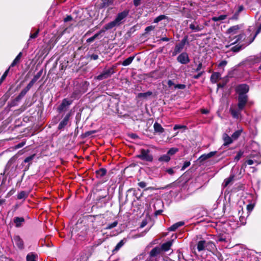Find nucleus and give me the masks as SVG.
Returning a JSON list of instances; mask_svg holds the SVG:
<instances>
[{"label":"nucleus","mask_w":261,"mask_h":261,"mask_svg":"<svg viewBox=\"0 0 261 261\" xmlns=\"http://www.w3.org/2000/svg\"><path fill=\"white\" fill-rule=\"evenodd\" d=\"M128 13L129 11L128 10H124L121 13H119L115 19L107 24L105 26V29L108 30L111 29L116 26L119 25L123 22L124 19L127 17Z\"/></svg>","instance_id":"1"},{"label":"nucleus","mask_w":261,"mask_h":261,"mask_svg":"<svg viewBox=\"0 0 261 261\" xmlns=\"http://www.w3.org/2000/svg\"><path fill=\"white\" fill-rule=\"evenodd\" d=\"M115 73L114 67H112L108 69H105L102 72L95 77V79L101 81L108 79Z\"/></svg>","instance_id":"2"},{"label":"nucleus","mask_w":261,"mask_h":261,"mask_svg":"<svg viewBox=\"0 0 261 261\" xmlns=\"http://www.w3.org/2000/svg\"><path fill=\"white\" fill-rule=\"evenodd\" d=\"M138 158L147 162H152L153 160V156L150 153V150L148 149H142L140 151V154L138 155Z\"/></svg>","instance_id":"3"},{"label":"nucleus","mask_w":261,"mask_h":261,"mask_svg":"<svg viewBox=\"0 0 261 261\" xmlns=\"http://www.w3.org/2000/svg\"><path fill=\"white\" fill-rule=\"evenodd\" d=\"M41 75V72H39L37 73L36 75H35L31 81L28 84L27 87L23 89L21 93L20 94L19 96H24L26 93L31 89V88L33 86V85L37 82V81L39 79Z\"/></svg>","instance_id":"4"},{"label":"nucleus","mask_w":261,"mask_h":261,"mask_svg":"<svg viewBox=\"0 0 261 261\" xmlns=\"http://www.w3.org/2000/svg\"><path fill=\"white\" fill-rule=\"evenodd\" d=\"M214 246V244L211 241L206 242L204 240H201L197 243V249L198 251H201L204 250L207 246L213 248Z\"/></svg>","instance_id":"5"},{"label":"nucleus","mask_w":261,"mask_h":261,"mask_svg":"<svg viewBox=\"0 0 261 261\" xmlns=\"http://www.w3.org/2000/svg\"><path fill=\"white\" fill-rule=\"evenodd\" d=\"M248 100L247 96L246 94L239 95L238 97V109L242 110L245 106Z\"/></svg>","instance_id":"6"},{"label":"nucleus","mask_w":261,"mask_h":261,"mask_svg":"<svg viewBox=\"0 0 261 261\" xmlns=\"http://www.w3.org/2000/svg\"><path fill=\"white\" fill-rule=\"evenodd\" d=\"M178 62L182 64H187L190 62V59L187 53H182L177 58Z\"/></svg>","instance_id":"7"},{"label":"nucleus","mask_w":261,"mask_h":261,"mask_svg":"<svg viewBox=\"0 0 261 261\" xmlns=\"http://www.w3.org/2000/svg\"><path fill=\"white\" fill-rule=\"evenodd\" d=\"M72 101L68 100L67 99H64L58 108V111L61 112L62 111H66L69 107V106L72 103Z\"/></svg>","instance_id":"8"},{"label":"nucleus","mask_w":261,"mask_h":261,"mask_svg":"<svg viewBox=\"0 0 261 261\" xmlns=\"http://www.w3.org/2000/svg\"><path fill=\"white\" fill-rule=\"evenodd\" d=\"M113 4L112 0H100L98 1L96 4V6L99 8L101 9L103 8L107 7Z\"/></svg>","instance_id":"9"},{"label":"nucleus","mask_w":261,"mask_h":261,"mask_svg":"<svg viewBox=\"0 0 261 261\" xmlns=\"http://www.w3.org/2000/svg\"><path fill=\"white\" fill-rule=\"evenodd\" d=\"M236 91L239 95L245 94L249 91V86L246 84L240 85L237 87Z\"/></svg>","instance_id":"10"},{"label":"nucleus","mask_w":261,"mask_h":261,"mask_svg":"<svg viewBox=\"0 0 261 261\" xmlns=\"http://www.w3.org/2000/svg\"><path fill=\"white\" fill-rule=\"evenodd\" d=\"M13 241L19 249L22 250L24 248V242L19 236H15L13 237Z\"/></svg>","instance_id":"11"},{"label":"nucleus","mask_w":261,"mask_h":261,"mask_svg":"<svg viewBox=\"0 0 261 261\" xmlns=\"http://www.w3.org/2000/svg\"><path fill=\"white\" fill-rule=\"evenodd\" d=\"M186 39L182 40L180 43L177 44L174 48V51L173 53V56H174L177 55V53H179L183 49L185 43H186Z\"/></svg>","instance_id":"12"},{"label":"nucleus","mask_w":261,"mask_h":261,"mask_svg":"<svg viewBox=\"0 0 261 261\" xmlns=\"http://www.w3.org/2000/svg\"><path fill=\"white\" fill-rule=\"evenodd\" d=\"M70 115V113L67 114L64 118L63 120L60 122L58 126V128L59 129L63 128L67 124Z\"/></svg>","instance_id":"13"},{"label":"nucleus","mask_w":261,"mask_h":261,"mask_svg":"<svg viewBox=\"0 0 261 261\" xmlns=\"http://www.w3.org/2000/svg\"><path fill=\"white\" fill-rule=\"evenodd\" d=\"M216 153H217V151H215L210 152L207 154H203L201 155L198 158V160L200 162H202L204 161V160H206V159L213 156L214 155H215L216 154Z\"/></svg>","instance_id":"14"},{"label":"nucleus","mask_w":261,"mask_h":261,"mask_svg":"<svg viewBox=\"0 0 261 261\" xmlns=\"http://www.w3.org/2000/svg\"><path fill=\"white\" fill-rule=\"evenodd\" d=\"M189 28L194 32H199L202 30L204 28L203 25L197 24V22H194L190 24Z\"/></svg>","instance_id":"15"},{"label":"nucleus","mask_w":261,"mask_h":261,"mask_svg":"<svg viewBox=\"0 0 261 261\" xmlns=\"http://www.w3.org/2000/svg\"><path fill=\"white\" fill-rule=\"evenodd\" d=\"M223 139L224 141L223 145L227 146L229 145L232 142V139L229 137L227 134H224L223 135Z\"/></svg>","instance_id":"16"},{"label":"nucleus","mask_w":261,"mask_h":261,"mask_svg":"<svg viewBox=\"0 0 261 261\" xmlns=\"http://www.w3.org/2000/svg\"><path fill=\"white\" fill-rule=\"evenodd\" d=\"M173 240L168 241L163 244L160 248L161 250L167 251L169 250L172 245Z\"/></svg>","instance_id":"17"},{"label":"nucleus","mask_w":261,"mask_h":261,"mask_svg":"<svg viewBox=\"0 0 261 261\" xmlns=\"http://www.w3.org/2000/svg\"><path fill=\"white\" fill-rule=\"evenodd\" d=\"M241 111L239 109L238 110L235 109L232 107L230 108V113L234 118L238 119L239 118Z\"/></svg>","instance_id":"18"},{"label":"nucleus","mask_w":261,"mask_h":261,"mask_svg":"<svg viewBox=\"0 0 261 261\" xmlns=\"http://www.w3.org/2000/svg\"><path fill=\"white\" fill-rule=\"evenodd\" d=\"M154 130L156 133H163L164 132V128L161 126L160 124L158 122H155L153 124Z\"/></svg>","instance_id":"19"},{"label":"nucleus","mask_w":261,"mask_h":261,"mask_svg":"<svg viewBox=\"0 0 261 261\" xmlns=\"http://www.w3.org/2000/svg\"><path fill=\"white\" fill-rule=\"evenodd\" d=\"M37 255L33 252L29 253L26 257L27 261H37Z\"/></svg>","instance_id":"20"},{"label":"nucleus","mask_w":261,"mask_h":261,"mask_svg":"<svg viewBox=\"0 0 261 261\" xmlns=\"http://www.w3.org/2000/svg\"><path fill=\"white\" fill-rule=\"evenodd\" d=\"M161 249L159 247H156L152 249L150 252V256L154 257L159 254L161 252Z\"/></svg>","instance_id":"21"},{"label":"nucleus","mask_w":261,"mask_h":261,"mask_svg":"<svg viewBox=\"0 0 261 261\" xmlns=\"http://www.w3.org/2000/svg\"><path fill=\"white\" fill-rule=\"evenodd\" d=\"M184 225V222H182V221L178 222H177V223L174 224L171 226H170L168 228V230L169 231H175L178 227H180V226H182Z\"/></svg>","instance_id":"22"},{"label":"nucleus","mask_w":261,"mask_h":261,"mask_svg":"<svg viewBox=\"0 0 261 261\" xmlns=\"http://www.w3.org/2000/svg\"><path fill=\"white\" fill-rule=\"evenodd\" d=\"M24 221V219L22 217H15L14 219V222L15 223L17 227H20Z\"/></svg>","instance_id":"23"},{"label":"nucleus","mask_w":261,"mask_h":261,"mask_svg":"<svg viewBox=\"0 0 261 261\" xmlns=\"http://www.w3.org/2000/svg\"><path fill=\"white\" fill-rule=\"evenodd\" d=\"M22 53L20 52L18 55L16 56L15 59L13 60V62L11 63L10 67H14L18 63H19L20 61L21 58L22 57Z\"/></svg>","instance_id":"24"},{"label":"nucleus","mask_w":261,"mask_h":261,"mask_svg":"<svg viewBox=\"0 0 261 261\" xmlns=\"http://www.w3.org/2000/svg\"><path fill=\"white\" fill-rule=\"evenodd\" d=\"M220 74L218 72L213 73L211 76V81L212 83H216L219 79Z\"/></svg>","instance_id":"25"},{"label":"nucleus","mask_w":261,"mask_h":261,"mask_svg":"<svg viewBox=\"0 0 261 261\" xmlns=\"http://www.w3.org/2000/svg\"><path fill=\"white\" fill-rule=\"evenodd\" d=\"M125 241L124 239L121 240L115 246L113 249V252H117L125 244Z\"/></svg>","instance_id":"26"},{"label":"nucleus","mask_w":261,"mask_h":261,"mask_svg":"<svg viewBox=\"0 0 261 261\" xmlns=\"http://www.w3.org/2000/svg\"><path fill=\"white\" fill-rule=\"evenodd\" d=\"M135 58V56L129 57L125 60L122 63V65L124 66H126L130 64Z\"/></svg>","instance_id":"27"},{"label":"nucleus","mask_w":261,"mask_h":261,"mask_svg":"<svg viewBox=\"0 0 261 261\" xmlns=\"http://www.w3.org/2000/svg\"><path fill=\"white\" fill-rule=\"evenodd\" d=\"M152 94V92L151 91H147L145 93H138L137 97L138 98H146L147 97L151 96Z\"/></svg>","instance_id":"28"},{"label":"nucleus","mask_w":261,"mask_h":261,"mask_svg":"<svg viewBox=\"0 0 261 261\" xmlns=\"http://www.w3.org/2000/svg\"><path fill=\"white\" fill-rule=\"evenodd\" d=\"M170 160V156H169L167 153L161 156L158 160L161 162H168Z\"/></svg>","instance_id":"29"},{"label":"nucleus","mask_w":261,"mask_h":261,"mask_svg":"<svg viewBox=\"0 0 261 261\" xmlns=\"http://www.w3.org/2000/svg\"><path fill=\"white\" fill-rule=\"evenodd\" d=\"M260 163H261V157L260 156L258 157V160H248L246 161V163H247L249 165H251L253 164L254 163H256V164H259Z\"/></svg>","instance_id":"30"},{"label":"nucleus","mask_w":261,"mask_h":261,"mask_svg":"<svg viewBox=\"0 0 261 261\" xmlns=\"http://www.w3.org/2000/svg\"><path fill=\"white\" fill-rule=\"evenodd\" d=\"M227 17L226 15H221L218 17H213L212 18V20L214 21H221L225 19Z\"/></svg>","instance_id":"31"},{"label":"nucleus","mask_w":261,"mask_h":261,"mask_svg":"<svg viewBox=\"0 0 261 261\" xmlns=\"http://www.w3.org/2000/svg\"><path fill=\"white\" fill-rule=\"evenodd\" d=\"M239 27L238 25H234V26H233L231 28H230L227 32L229 33H232V34H235L237 33V31L239 30Z\"/></svg>","instance_id":"32"},{"label":"nucleus","mask_w":261,"mask_h":261,"mask_svg":"<svg viewBox=\"0 0 261 261\" xmlns=\"http://www.w3.org/2000/svg\"><path fill=\"white\" fill-rule=\"evenodd\" d=\"M28 194L25 191H21L17 195L18 199H25L28 197Z\"/></svg>","instance_id":"33"},{"label":"nucleus","mask_w":261,"mask_h":261,"mask_svg":"<svg viewBox=\"0 0 261 261\" xmlns=\"http://www.w3.org/2000/svg\"><path fill=\"white\" fill-rule=\"evenodd\" d=\"M233 176H230L229 177L225 179L223 183V186L224 187H227L229 184L233 180Z\"/></svg>","instance_id":"34"},{"label":"nucleus","mask_w":261,"mask_h":261,"mask_svg":"<svg viewBox=\"0 0 261 261\" xmlns=\"http://www.w3.org/2000/svg\"><path fill=\"white\" fill-rule=\"evenodd\" d=\"M178 151V149L177 148H171L168 150L167 154L170 156L175 154Z\"/></svg>","instance_id":"35"},{"label":"nucleus","mask_w":261,"mask_h":261,"mask_svg":"<svg viewBox=\"0 0 261 261\" xmlns=\"http://www.w3.org/2000/svg\"><path fill=\"white\" fill-rule=\"evenodd\" d=\"M118 224V222L117 221H115L113 222L111 224H108L106 227L105 228V229H111L114 227H115Z\"/></svg>","instance_id":"36"},{"label":"nucleus","mask_w":261,"mask_h":261,"mask_svg":"<svg viewBox=\"0 0 261 261\" xmlns=\"http://www.w3.org/2000/svg\"><path fill=\"white\" fill-rule=\"evenodd\" d=\"M96 174L100 177L103 176L106 174V170L105 169L101 168L96 171Z\"/></svg>","instance_id":"37"},{"label":"nucleus","mask_w":261,"mask_h":261,"mask_svg":"<svg viewBox=\"0 0 261 261\" xmlns=\"http://www.w3.org/2000/svg\"><path fill=\"white\" fill-rule=\"evenodd\" d=\"M101 31H100L99 32H98V33H96L95 34L94 36H93L92 37L88 38L87 40V42H93L96 38L98 37V36L100 34Z\"/></svg>","instance_id":"38"},{"label":"nucleus","mask_w":261,"mask_h":261,"mask_svg":"<svg viewBox=\"0 0 261 261\" xmlns=\"http://www.w3.org/2000/svg\"><path fill=\"white\" fill-rule=\"evenodd\" d=\"M242 130H239L236 131L231 136V138L233 140H236L241 135Z\"/></svg>","instance_id":"39"},{"label":"nucleus","mask_w":261,"mask_h":261,"mask_svg":"<svg viewBox=\"0 0 261 261\" xmlns=\"http://www.w3.org/2000/svg\"><path fill=\"white\" fill-rule=\"evenodd\" d=\"M243 153H244V152L242 151H239L234 158V160L236 161H238L240 159V158L242 157Z\"/></svg>","instance_id":"40"},{"label":"nucleus","mask_w":261,"mask_h":261,"mask_svg":"<svg viewBox=\"0 0 261 261\" xmlns=\"http://www.w3.org/2000/svg\"><path fill=\"white\" fill-rule=\"evenodd\" d=\"M35 156V154H33V155H32L31 156H29L27 157L24 160V163H28V162H31L32 160L34 159Z\"/></svg>","instance_id":"41"},{"label":"nucleus","mask_w":261,"mask_h":261,"mask_svg":"<svg viewBox=\"0 0 261 261\" xmlns=\"http://www.w3.org/2000/svg\"><path fill=\"white\" fill-rule=\"evenodd\" d=\"M165 18V15H160L154 19V22L157 23V22L160 21L161 20H163Z\"/></svg>","instance_id":"42"},{"label":"nucleus","mask_w":261,"mask_h":261,"mask_svg":"<svg viewBox=\"0 0 261 261\" xmlns=\"http://www.w3.org/2000/svg\"><path fill=\"white\" fill-rule=\"evenodd\" d=\"M9 69H7L3 74V75L2 76L1 79V82L0 84L3 82V81L5 79L6 76L8 75V72H9Z\"/></svg>","instance_id":"43"},{"label":"nucleus","mask_w":261,"mask_h":261,"mask_svg":"<svg viewBox=\"0 0 261 261\" xmlns=\"http://www.w3.org/2000/svg\"><path fill=\"white\" fill-rule=\"evenodd\" d=\"M186 88V85L184 84H176L174 85L175 89H184Z\"/></svg>","instance_id":"44"},{"label":"nucleus","mask_w":261,"mask_h":261,"mask_svg":"<svg viewBox=\"0 0 261 261\" xmlns=\"http://www.w3.org/2000/svg\"><path fill=\"white\" fill-rule=\"evenodd\" d=\"M244 37L243 35H240L239 36H237L236 37V40L232 42L231 43L234 44L237 43L238 41H239L240 40L242 39V38Z\"/></svg>","instance_id":"45"},{"label":"nucleus","mask_w":261,"mask_h":261,"mask_svg":"<svg viewBox=\"0 0 261 261\" xmlns=\"http://www.w3.org/2000/svg\"><path fill=\"white\" fill-rule=\"evenodd\" d=\"M186 128V126L185 125H175L174 127H173V129L174 130H176L177 129H181V128Z\"/></svg>","instance_id":"46"},{"label":"nucleus","mask_w":261,"mask_h":261,"mask_svg":"<svg viewBox=\"0 0 261 261\" xmlns=\"http://www.w3.org/2000/svg\"><path fill=\"white\" fill-rule=\"evenodd\" d=\"M38 33H39V30L36 31L35 33H34L33 34H31V35L30 36V38L33 39V38H36L38 36Z\"/></svg>","instance_id":"47"},{"label":"nucleus","mask_w":261,"mask_h":261,"mask_svg":"<svg viewBox=\"0 0 261 261\" xmlns=\"http://www.w3.org/2000/svg\"><path fill=\"white\" fill-rule=\"evenodd\" d=\"M204 73V71H201L199 73H198L196 75H194L193 76V78L195 79H199L203 73Z\"/></svg>","instance_id":"48"},{"label":"nucleus","mask_w":261,"mask_h":261,"mask_svg":"<svg viewBox=\"0 0 261 261\" xmlns=\"http://www.w3.org/2000/svg\"><path fill=\"white\" fill-rule=\"evenodd\" d=\"M240 221L243 225H245L246 223V218L242 216L240 217Z\"/></svg>","instance_id":"49"},{"label":"nucleus","mask_w":261,"mask_h":261,"mask_svg":"<svg viewBox=\"0 0 261 261\" xmlns=\"http://www.w3.org/2000/svg\"><path fill=\"white\" fill-rule=\"evenodd\" d=\"M25 142H22L18 144H17L15 146V149H18V148H20L22 147H23L24 145H25Z\"/></svg>","instance_id":"50"},{"label":"nucleus","mask_w":261,"mask_h":261,"mask_svg":"<svg viewBox=\"0 0 261 261\" xmlns=\"http://www.w3.org/2000/svg\"><path fill=\"white\" fill-rule=\"evenodd\" d=\"M190 165V162H186L184 163L183 166L182 167V170H185L186 168Z\"/></svg>","instance_id":"51"},{"label":"nucleus","mask_w":261,"mask_h":261,"mask_svg":"<svg viewBox=\"0 0 261 261\" xmlns=\"http://www.w3.org/2000/svg\"><path fill=\"white\" fill-rule=\"evenodd\" d=\"M241 49V46H235L232 47L231 50L234 52L239 51Z\"/></svg>","instance_id":"52"},{"label":"nucleus","mask_w":261,"mask_h":261,"mask_svg":"<svg viewBox=\"0 0 261 261\" xmlns=\"http://www.w3.org/2000/svg\"><path fill=\"white\" fill-rule=\"evenodd\" d=\"M154 27H153L152 25H150V26H149V27H147L146 28L145 31H146V32H148L149 31H151L154 30Z\"/></svg>","instance_id":"53"},{"label":"nucleus","mask_w":261,"mask_h":261,"mask_svg":"<svg viewBox=\"0 0 261 261\" xmlns=\"http://www.w3.org/2000/svg\"><path fill=\"white\" fill-rule=\"evenodd\" d=\"M138 186L142 188H144L146 187V184L144 181H141L138 183Z\"/></svg>","instance_id":"54"},{"label":"nucleus","mask_w":261,"mask_h":261,"mask_svg":"<svg viewBox=\"0 0 261 261\" xmlns=\"http://www.w3.org/2000/svg\"><path fill=\"white\" fill-rule=\"evenodd\" d=\"M227 64V62L226 61H221L218 65L219 67H224Z\"/></svg>","instance_id":"55"},{"label":"nucleus","mask_w":261,"mask_h":261,"mask_svg":"<svg viewBox=\"0 0 261 261\" xmlns=\"http://www.w3.org/2000/svg\"><path fill=\"white\" fill-rule=\"evenodd\" d=\"M253 205L251 204H248L247 206V210L249 212H250L253 208Z\"/></svg>","instance_id":"56"},{"label":"nucleus","mask_w":261,"mask_h":261,"mask_svg":"<svg viewBox=\"0 0 261 261\" xmlns=\"http://www.w3.org/2000/svg\"><path fill=\"white\" fill-rule=\"evenodd\" d=\"M98 56L97 55L92 54L90 56V59L91 60H96L98 59Z\"/></svg>","instance_id":"57"},{"label":"nucleus","mask_w":261,"mask_h":261,"mask_svg":"<svg viewBox=\"0 0 261 261\" xmlns=\"http://www.w3.org/2000/svg\"><path fill=\"white\" fill-rule=\"evenodd\" d=\"M202 67V64L201 63H199L196 69H195V71L197 72L199 71L201 69Z\"/></svg>","instance_id":"58"},{"label":"nucleus","mask_w":261,"mask_h":261,"mask_svg":"<svg viewBox=\"0 0 261 261\" xmlns=\"http://www.w3.org/2000/svg\"><path fill=\"white\" fill-rule=\"evenodd\" d=\"M140 1L141 0H134V4L135 6H138L140 4Z\"/></svg>","instance_id":"59"},{"label":"nucleus","mask_w":261,"mask_h":261,"mask_svg":"<svg viewBox=\"0 0 261 261\" xmlns=\"http://www.w3.org/2000/svg\"><path fill=\"white\" fill-rule=\"evenodd\" d=\"M72 19V17L70 16H67L66 18H64V20L65 22H67L68 21H70Z\"/></svg>","instance_id":"60"},{"label":"nucleus","mask_w":261,"mask_h":261,"mask_svg":"<svg viewBox=\"0 0 261 261\" xmlns=\"http://www.w3.org/2000/svg\"><path fill=\"white\" fill-rule=\"evenodd\" d=\"M167 172L169 174H173L174 173V171L172 169V168H170V169H168L167 170Z\"/></svg>","instance_id":"61"},{"label":"nucleus","mask_w":261,"mask_h":261,"mask_svg":"<svg viewBox=\"0 0 261 261\" xmlns=\"http://www.w3.org/2000/svg\"><path fill=\"white\" fill-rule=\"evenodd\" d=\"M168 85L169 87H171L172 86H174L175 85V84H174V83L171 81V80H169L168 81Z\"/></svg>","instance_id":"62"},{"label":"nucleus","mask_w":261,"mask_h":261,"mask_svg":"<svg viewBox=\"0 0 261 261\" xmlns=\"http://www.w3.org/2000/svg\"><path fill=\"white\" fill-rule=\"evenodd\" d=\"M169 40V38L167 37H163L161 39V40L163 41H168Z\"/></svg>","instance_id":"63"},{"label":"nucleus","mask_w":261,"mask_h":261,"mask_svg":"<svg viewBox=\"0 0 261 261\" xmlns=\"http://www.w3.org/2000/svg\"><path fill=\"white\" fill-rule=\"evenodd\" d=\"M201 113L202 114H206L208 113V111L206 109H202V110H201Z\"/></svg>","instance_id":"64"}]
</instances>
